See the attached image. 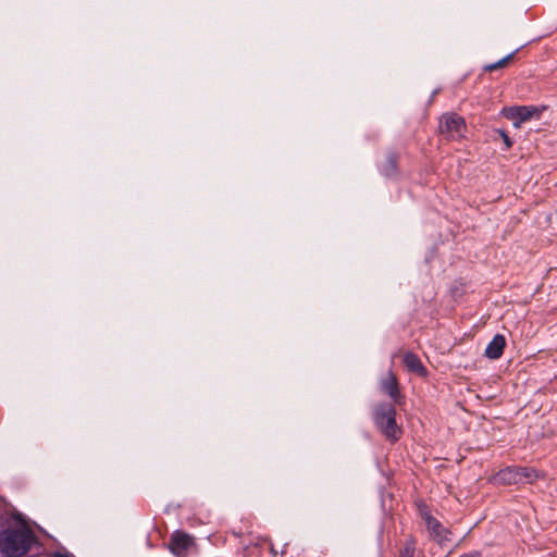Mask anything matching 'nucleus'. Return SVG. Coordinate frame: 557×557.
<instances>
[{
  "label": "nucleus",
  "mask_w": 557,
  "mask_h": 557,
  "mask_svg": "<svg viewBox=\"0 0 557 557\" xmlns=\"http://www.w3.org/2000/svg\"><path fill=\"white\" fill-rule=\"evenodd\" d=\"M34 542L35 535L28 528L7 529L0 533V553L8 557H22Z\"/></svg>",
  "instance_id": "nucleus-1"
},
{
  "label": "nucleus",
  "mask_w": 557,
  "mask_h": 557,
  "mask_svg": "<svg viewBox=\"0 0 557 557\" xmlns=\"http://www.w3.org/2000/svg\"><path fill=\"white\" fill-rule=\"evenodd\" d=\"M375 425L384 434V436L396 442L401 436V428L396 422V409L391 404H380L375 406L373 411Z\"/></svg>",
  "instance_id": "nucleus-2"
},
{
  "label": "nucleus",
  "mask_w": 557,
  "mask_h": 557,
  "mask_svg": "<svg viewBox=\"0 0 557 557\" xmlns=\"http://www.w3.org/2000/svg\"><path fill=\"white\" fill-rule=\"evenodd\" d=\"M542 478L540 472L530 467H506L494 475V481L503 485L533 483Z\"/></svg>",
  "instance_id": "nucleus-3"
},
{
  "label": "nucleus",
  "mask_w": 557,
  "mask_h": 557,
  "mask_svg": "<svg viewBox=\"0 0 557 557\" xmlns=\"http://www.w3.org/2000/svg\"><path fill=\"white\" fill-rule=\"evenodd\" d=\"M438 131L449 140H459L465 137L467 125L462 116L455 112L444 113L440 117Z\"/></svg>",
  "instance_id": "nucleus-4"
},
{
  "label": "nucleus",
  "mask_w": 557,
  "mask_h": 557,
  "mask_svg": "<svg viewBox=\"0 0 557 557\" xmlns=\"http://www.w3.org/2000/svg\"><path fill=\"white\" fill-rule=\"evenodd\" d=\"M380 388L389 396L395 405H401L404 403L405 397L400 392L398 379L393 371H388L380 380Z\"/></svg>",
  "instance_id": "nucleus-5"
},
{
  "label": "nucleus",
  "mask_w": 557,
  "mask_h": 557,
  "mask_svg": "<svg viewBox=\"0 0 557 557\" xmlns=\"http://www.w3.org/2000/svg\"><path fill=\"white\" fill-rule=\"evenodd\" d=\"M542 109L533 106H520V107H510L505 109V114L508 119L513 120V124L516 127H519L521 123L529 121L533 116H540L542 113Z\"/></svg>",
  "instance_id": "nucleus-6"
},
{
  "label": "nucleus",
  "mask_w": 557,
  "mask_h": 557,
  "mask_svg": "<svg viewBox=\"0 0 557 557\" xmlns=\"http://www.w3.org/2000/svg\"><path fill=\"white\" fill-rule=\"evenodd\" d=\"M194 546V537L183 531H175L170 539L169 549L176 557H185L188 549Z\"/></svg>",
  "instance_id": "nucleus-7"
},
{
  "label": "nucleus",
  "mask_w": 557,
  "mask_h": 557,
  "mask_svg": "<svg viewBox=\"0 0 557 557\" xmlns=\"http://www.w3.org/2000/svg\"><path fill=\"white\" fill-rule=\"evenodd\" d=\"M423 519L425 521L428 531L435 541L443 543L444 541L449 540L448 530L445 529L436 518L426 512L423 515Z\"/></svg>",
  "instance_id": "nucleus-8"
},
{
  "label": "nucleus",
  "mask_w": 557,
  "mask_h": 557,
  "mask_svg": "<svg viewBox=\"0 0 557 557\" xmlns=\"http://www.w3.org/2000/svg\"><path fill=\"white\" fill-rule=\"evenodd\" d=\"M506 339L503 335L497 334L493 337L485 349V356L490 359H498L504 352Z\"/></svg>",
  "instance_id": "nucleus-9"
},
{
  "label": "nucleus",
  "mask_w": 557,
  "mask_h": 557,
  "mask_svg": "<svg viewBox=\"0 0 557 557\" xmlns=\"http://www.w3.org/2000/svg\"><path fill=\"white\" fill-rule=\"evenodd\" d=\"M404 364L408 371L414 372L420 376H426L428 374L426 368L422 364L420 358L413 352L408 351L404 355Z\"/></svg>",
  "instance_id": "nucleus-10"
},
{
  "label": "nucleus",
  "mask_w": 557,
  "mask_h": 557,
  "mask_svg": "<svg viewBox=\"0 0 557 557\" xmlns=\"http://www.w3.org/2000/svg\"><path fill=\"white\" fill-rule=\"evenodd\" d=\"M513 55H515V52H511V53L507 54L506 57H504L503 59L498 60L497 62L486 64L483 67V70L485 72H493V71L503 69L509 64V62L512 60Z\"/></svg>",
  "instance_id": "nucleus-11"
},
{
  "label": "nucleus",
  "mask_w": 557,
  "mask_h": 557,
  "mask_svg": "<svg viewBox=\"0 0 557 557\" xmlns=\"http://www.w3.org/2000/svg\"><path fill=\"white\" fill-rule=\"evenodd\" d=\"M416 550V542L413 539H408L404 548L400 552L399 557H413Z\"/></svg>",
  "instance_id": "nucleus-12"
},
{
  "label": "nucleus",
  "mask_w": 557,
  "mask_h": 557,
  "mask_svg": "<svg viewBox=\"0 0 557 557\" xmlns=\"http://www.w3.org/2000/svg\"><path fill=\"white\" fill-rule=\"evenodd\" d=\"M396 158L394 156H388L384 164V173L386 175L393 174L396 171Z\"/></svg>",
  "instance_id": "nucleus-13"
},
{
  "label": "nucleus",
  "mask_w": 557,
  "mask_h": 557,
  "mask_svg": "<svg viewBox=\"0 0 557 557\" xmlns=\"http://www.w3.org/2000/svg\"><path fill=\"white\" fill-rule=\"evenodd\" d=\"M500 135L504 139L506 147L510 148L512 146V143H511L510 138L508 137V135L504 131L500 132Z\"/></svg>",
  "instance_id": "nucleus-14"
},
{
  "label": "nucleus",
  "mask_w": 557,
  "mask_h": 557,
  "mask_svg": "<svg viewBox=\"0 0 557 557\" xmlns=\"http://www.w3.org/2000/svg\"><path fill=\"white\" fill-rule=\"evenodd\" d=\"M55 557H73L72 555L70 554H57Z\"/></svg>",
  "instance_id": "nucleus-15"
}]
</instances>
